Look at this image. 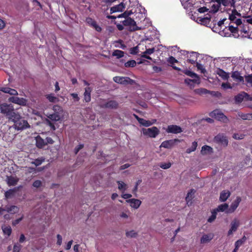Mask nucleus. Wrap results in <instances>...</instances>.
<instances>
[{"instance_id": "nucleus-30", "label": "nucleus", "mask_w": 252, "mask_h": 252, "mask_svg": "<svg viewBox=\"0 0 252 252\" xmlns=\"http://www.w3.org/2000/svg\"><path fill=\"white\" fill-rule=\"evenodd\" d=\"M246 237L244 236L242 238L236 241L235 243V248H236V249H239V247L246 242Z\"/></svg>"}, {"instance_id": "nucleus-64", "label": "nucleus", "mask_w": 252, "mask_h": 252, "mask_svg": "<svg viewBox=\"0 0 252 252\" xmlns=\"http://www.w3.org/2000/svg\"><path fill=\"white\" fill-rule=\"evenodd\" d=\"M223 88L225 89H231L232 87L229 83H223L221 85Z\"/></svg>"}, {"instance_id": "nucleus-26", "label": "nucleus", "mask_w": 252, "mask_h": 252, "mask_svg": "<svg viewBox=\"0 0 252 252\" xmlns=\"http://www.w3.org/2000/svg\"><path fill=\"white\" fill-rule=\"evenodd\" d=\"M46 145L45 141L39 136L36 138V145L38 148H42Z\"/></svg>"}, {"instance_id": "nucleus-3", "label": "nucleus", "mask_w": 252, "mask_h": 252, "mask_svg": "<svg viewBox=\"0 0 252 252\" xmlns=\"http://www.w3.org/2000/svg\"><path fill=\"white\" fill-rule=\"evenodd\" d=\"M143 134L151 138H155L159 133V130L156 126L142 129Z\"/></svg>"}, {"instance_id": "nucleus-8", "label": "nucleus", "mask_w": 252, "mask_h": 252, "mask_svg": "<svg viewBox=\"0 0 252 252\" xmlns=\"http://www.w3.org/2000/svg\"><path fill=\"white\" fill-rule=\"evenodd\" d=\"M211 116L215 117V118L218 121L226 123L228 122V119L221 112H219L218 110H215L212 111L210 114Z\"/></svg>"}, {"instance_id": "nucleus-21", "label": "nucleus", "mask_w": 252, "mask_h": 252, "mask_svg": "<svg viewBox=\"0 0 252 252\" xmlns=\"http://www.w3.org/2000/svg\"><path fill=\"white\" fill-rule=\"evenodd\" d=\"M127 202L130 204V206L134 209H137L139 207L141 204V201L137 199H129L126 200Z\"/></svg>"}, {"instance_id": "nucleus-2", "label": "nucleus", "mask_w": 252, "mask_h": 252, "mask_svg": "<svg viewBox=\"0 0 252 252\" xmlns=\"http://www.w3.org/2000/svg\"><path fill=\"white\" fill-rule=\"evenodd\" d=\"M125 26L129 27L128 31L130 32H134L141 29L136 25L135 21L131 18L125 19L121 22Z\"/></svg>"}, {"instance_id": "nucleus-28", "label": "nucleus", "mask_w": 252, "mask_h": 252, "mask_svg": "<svg viewBox=\"0 0 252 252\" xmlns=\"http://www.w3.org/2000/svg\"><path fill=\"white\" fill-rule=\"evenodd\" d=\"M212 152L213 148L209 146L204 145L201 148V153L202 155H205Z\"/></svg>"}, {"instance_id": "nucleus-11", "label": "nucleus", "mask_w": 252, "mask_h": 252, "mask_svg": "<svg viewBox=\"0 0 252 252\" xmlns=\"http://www.w3.org/2000/svg\"><path fill=\"white\" fill-rule=\"evenodd\" d=\"M113 80L116 83L123 85L131 84L133 82V80L127 77L116 76L113 78Z\"/></svg>"}, {"instance_id": "nucleus-13", "label": "nucleus", "mask_w": 252, "mask_h": 252, "mask_svg": "<svg viewBox=\"0 0 252 252\" xmlns=\"http://www.w3.org/2000/svg\"><path fill=\"white\" fill-rule=\"evenodd\" d=\"M166 131L168 133L174 134L180 133L183 131L182 128L180 126L174 125L168 126Z\"/></svg>"}, {"instance_id": "nucleus-58", "label": "nucleus", "mask_w": 252, "mask_h": 252, "mask_svg": "<svg viewBox=\"0 0 252 252\" xmlns=\"http://www.w3.org/2000/svg\"><path fill=\"white\" fill-rule=\"evenodd\" d=\"M71 96L74 99V101H79L80 97L78 96V94L76 93H72L70 94Z\"/></svg>"}, {"instance_id": "nucleus-57", "label": "nucleus", "mask_w": 252, "mask_h": 252, "mask_svg": "<svg viewBox=\"0 0 252 252\" xmlns=\"http://www.w3.org/2000/svg\"><path fill=\"white\" fill-rule=\"evenodd\" d=\"M185 83L190 86L191 87H194V85L193 84H192V80L191 79L189 78H186L185 79Z\"/></svg>"}, {"instance_id": "nucleus-19", "label": "nucleus", "mask_w": 252, "mask_h": 252, "mask_svg": "<svg viewBox=\"0 0 252 252\" xmlns=\"http://www.w3.org/2000/svg\"><path fill=\"white\" fill-rule=\"evenodd\" d=\"M125 8V4L123 2L114 6L110 8V14L117 12H122Z\"/></svg>"}, {"instance_id": "nucleus-23", "label": "nucleus", "mask_w": 252, "mask_h": 252, "mask_svg": "<svg viewBox=\"0 0 252 252\" xmlns=\"http://www.w3.org/2000/svg\"><path fill=\"white\" fill-rule=\"evenodd\" d=\"M0 91L12 95H17L18 94L16 90L8 87H1L0 88Z\"/></svg>"}, {"instance_id": "nucleus-47", "label": "nucleus", "mask_w": 252, "mask_h": 252, "mask_svg": "<svg viewBox=\"0 0 252 252\" xmlns=\"http://www.w3.org/2000/svg\"><path fill=\"white\" fill-rule=\"evenodd\" d=\"M159 167L162 169H166L169 168L171 166V163L169 162L167 163L162 162L159 165Z\"/></svg>"}, {"instance_id": "nucleus-5", "label": "nucleus", "mask_w": 252, "mask_h": 252, "mask_svg": "<svg viewBox=\"0 0 252 252\" xmlns=\"http://www.w3.org/2000/svg\"><path fill=\"white\" fill-rule=\"evenodd\" d=\"M14 110L13 106L11 104H7L6 103L0 104V112L5 114L6 116L11 114V112Z\"/></svg>"}, {"instance_id": "nucleus-15", "label": "nucleus", "mask_w": 252, "mask_h": 252, "mask_svg": "<svg viewBox=\"0 0 252 252\" xmlns=\"http://www.w3.org/2000/svg\"><path fill=\"white\" fill-rule=\"evenodd\" d=\"M178 141L179 140L177 139L164 141L161 144L160 147L170 149L175 145V143Z\"/></svg>"}, {"instance_id": "nucleus-9", "label": "nucleus", "mask_w": 252, "mask_h": 252, "mask_svg": "<svg viewBox=\"0 0 252 252\" xmlns=\"http://www.w3.org/2000/svg\"><path fill=\"white\" fill-rule=\"evenodd\" d=\"M240 225V222L238 219L235 218L233 219L230 223V228L227 232V236H230L232 235L234 232H236L239 228Z\"/></svg>"}, {"instance_id": "nucleus-62", "label": "nucleus", "mask_w": 252, "mask_h": 252, "mask_svg": "<svg viewBox=\"0 0 252 252\" xmlns=\"http://www.w3.org/2000/svg\"><path fill=\"white\" fill-rule=\"evenodd\" d=\"M246 81L247 83H250L252 85V75H249L245 77Z\"/></svg>"}, {"instance_id": "nucleus-32", "label": "nucleus", "mask_w": 252, "mask_h": 252, "mask_svg": "<svg viewBox=\"0 0 252 252\" xmlns=\"http://www.w3.org/2000/svg\"><path fill=\"white\" fill-rule=\"evenodd\" d=\"M228 205L226 203H224L219 205V206L214 210L218 213V212H223L224 211H226V210L228 209Z\"/></svg>"}, {"instance_id": "nucleus-17", "label": "nucleus", "mask_w": 252, "mask_h": 252, "mask_svg": "<svg viewBox=\"0 0 252 252\" xmlns=\"http://www.w3.org/2000/svg\"><path fill=\"white\" fill-rule=\"evenodd\" d=\"M21 188H22V186H19L12 189H9L5 192V197L6 198H11V197L15 195V193L19 191Z\"/></svg>"}, {"instance_id": "nucleus-35", "label": "nucleus", "mask_w": 252, "mask_h": 252, "mask_svg": "<svg viewBox=\"0 0 252 252\" xmlns=\"http://www.w3.org/2000/svg\"><path fill=\"white\" fill-rule=\"evenodd\" d=\"M239 117L244 120H250L252 118V114H244L242 113H238Z\"/></svg>"}, {"instance_id": "nucleus-49", "label": "nucleus", "mask_w": 252, "mask_h": 252, "mask_svg": "<svg viewBox=\"0 0 252 252\" xmlns=\"http://www.w3.org/2000/svg\"><path fill=\"white\" fill-rule=\"evenodd\" d=\"M139 51L138 46L131 48L129 50V53L132 55H136Z\"/></svg>"}, {"instance_id": "nucleus-61", "label": "nucleus", "mask_w": 252, "mask_h": 252, "mask_svg": "<svg viewBox=\"0 0 252 252\" xmlns=\"http://www.w3.org/2000/svg\"><path fill=\"white\" fill-rule=\"evenodd\" d=\"M57 244L59 246L61 245L62 243V237L60 234H58L57 236Z\"/></svg>"}, {"instance_id": "nucleus-22", "label": "nucleus", "mask_w": 252, "mask_h": 252, "mask_svg": "<svg viewBox=\"0 0 252 252\" xmlns=\"http://www.w3.org/2000/svg\"><path fill=\"white\" fill-rule=\"evenodd\" d=\"M195 190L194 189H191L188 193L186 197V201L188 206L191 205L192 204V199L194 197V194Z\"/></svg>"}, {"instance_id": "nucleus-50", "label": "nucleus", "mask_w": 252, "mask_h": 252, "mask_svg": "<svg viewBox=\"0 0 252 252\" xmlns=\"http://www.w3.org/2000/svg\"><path fill=\"white\" fill-rule=\"evenodd\" d=\"M48 117L52 121H58L60 119L59 115L55 113L49 115Z\"/></svg>"}, {"instance_id": "nucleus-27", "label": "nucleus", "mask_w": 252, "mask_h": 252, "mask_svg": "<svg viewBox=\"0 0 252 252\" xmlns=\"http://www.w3.org/2000/svg\"><path fill=\"white\" fill-rule=\"evenodd\" d=\"M232 78L238 82H244V78L240 75V73L238 71H234L232 73L231 75Z\"/></svg>"}, {"instance_id": "nucleus-6", "label": "nucleus", "mask_w": 252, "mask_h": 252, "mask_svg": "<svg viewBox=\"0 0 252 252\" xmlns=\"http://www.w3.org/2000/svg\"><path fill=\"white\" fill-rule=\"evenodd\" d=\"M14 126L15 129L17 130H23L30 127L27 121L21 118L15 122Z\"/></svg>"}, {"instance_id": "nucleus-36", "label": "nucleus", "mask_w": 252, "mask_h": 252, "mask_svg": "<svg viewBox=\"0 0 252 252\" xmlns=\"http://www.w3.org/2000/svg\"><path fill=\"white\" fill-rule=\"evenodd\" d=\"M197 145L198 144L197 142H193L192 143L191 146L190 148H189L187 149L186 153L188 154H190V153L195 151L197 147Z\"/></svg>"}, {"instance_id": "nucleus-48", "label": "nucleus", "mask_w": 252, "mask_h": 252, "mask_svg": "<svg viewBox=\"0 0 252 252\" xmlns=\"http://www.w3.org/2000/svg\"><path fill=\"white\" fill-rule=\"evenodd\" d=\"M44 161V159L43 158H37L35 159L34 161L32 162V164H34L36 166H38L41 164V163Z\"/></svg>"}, {"instance_id": "nucleus-37", "label": "nucleus", "mask_w": 252, "mask_h": 252, "mask_svg": "<svg viewBox=\"0 0 252 252\" xmlns=\"http://www.w3.org/2000/svg\"><path fill=\"white\" fill-rule=\"evenodd\" d=\"M133 13L131 10H126L125 11L124 13L120 14L117 16V18H125V19H126L127 18H129V16L131 15Z\"/></svg>"}, {"instance_id": "nucleus-54", "label": "nucleus", "mask_w": 252, "mask_h": 252, "mask_svg": "<svg viewBox=\"0 0 252 252\" xmlns=\"http://www.w3.org/2000/svg\"><path fill=\"white\" fill-rule=\"evenodd\" d=\"M41 181L38 180L35 181L32 184V186L36 188H39L41 186Z\"/></svg>"}, {"instance_id": "nucleus-42", "label": "nucleus", "mask_w": 252, "mask_h": 252, "mask_svg": "<svg viewBox=\"0 0 252 252\" xmlns=\"http://www.w3.org/2000/svg\"><path fill=\"white\" fill-rule=\"evenodd\" d=\"M212 2H217L219 5L222 4L224 6H227L229 4L228 0H212Z\"/></svg>"}, {"instance_id": "nucleus-52", "label": "nucleus", "mask_w": 252, "mask_h": 252, "mask_svg": "<svg viewBox=\"0 0 252 252\" xmlns=\"http://www.w3.org/2000/svg\"><path fill=\"white\" fill-rule=\"evenodd\" d=\"M195 64H196V66L198 70H201V72L202 73H204L206 71L205 69L204 68H203V65L201 63H199L198 62H196V63H195Z\"/></svg>"}, {"instance_id": "nucleus-29", "label": "nucleus", "mask_w": 252, "mask_h": 252, "mask_svg": "<svg viewBox=\"0 0 252 252\" xmlns=\"http://www.w3.org/2000/svg\"><path fill=\"white\" fill-rule=\"evenodd\" d=\"M7 117L9 120L12 121L14 123L15 121L20 118V115L15 112L14 110L11 112V114L8 115Z\"/></svg>"}, {"instance_id": "nucleus-18", "label": "nucleus", "mask_w": 252, "mask_h": 252, "mask_svg": "<svg viewBox=\"0 0 252 252\" xmlns=\"http://www.w3.org/2000/svg\"><path fill=\"white\" fill-rule=\"evenodd\" d=\"M19 179L17 177L13 176H6V182L8 186H14L17 185Z\"/></svg>"}, {"instance_id": "nucleus-60", "label": "nucleus", "mask_w": 252, "mask_h": 252, "mask_svg": "<svg viewBox=\"0 0 252 252\" xmlns=\"http://www.w3.org/2000/svg\"><path fill=\"white\" fill-rule=\"evenodd\" d=\"M23 219V216H22L21 218L17 219L12 222V225L14 226L18 224Z\"/></svg>"}, {"instance_id": "nucleus-1", "label": "nucleus", "mask_w": 252, "mask_h": 252, "mask_svg": "<svg viewBox=\"0 0 252 252\" xmlns=\"http://www.w3.org/2000/svg\"><path fill=\"white\" fill-rule=\"evenodd\" d=\"M181 53L182 55L185 56V59L186 58H188L187 62L191 64H194L195 63L197 62V60L198 59V56L199 54L195 52H190L186 50H181Z\"/></svg>"}, {"instance_id": "nucleus-55", "label": "nucleus", "mask_w": 252, "mask_h": 252, "mask_svg": "<svg viewBox=\"0 0 252 252\" xmlns=\"http://www.w3.org/2000/svg\"><path fill=\"white\" fill-rule=\"evenodd\" d=\"M155 51V48L147 49L146 51L143 53L145 54L151 55L153 54Z\"/></svg>"}, {"instance_id": "nucleus-7", "label": "nucleus", "mask_w": 252, "mask_h": 252, "mask_svg": "<svg viewBox=\"0 0 252 252\" xmlns=\"http://www.w3.org/2000/svg\"><path fill=\"white\" fill-rule=\"evenodd\" d=\"M182 71L183 73H184L187 76H189L193 78V79H191L192 84H193L194 85V84H199L200 83V77L196 73L189 70H188L187 69L182 70Z\"/></svg>"}, {"instance_id": "nucleus-59", "label": "nucleus", "mask_w": 252, "mask_h": 252, "mask_svg": "<svg viewBox=\"0 0 252 252\" xmlns=\"http://www.w3.org/2000/svg\"><path fill=\"white\" fill-rule=\"evenodd\" d=\"M168 62L171 64H174L177 63L178 61L174 57L171 56L169 58Z\"/></svg>"}, {"instance_id": "nucleus-56", "label": "nucleus", "mask_w": 252, "mask_h": 252, "mask_svg": "<svg viewBox=\"0 0 252 252\" xmlns=\"http://www.w3.org/2000/svg\"><path fill=\"white\" fill-rule=\"evenodd\" d=\"M84 147L83 144H79L76 146L74 149V153L77 154L79 151Z\"/></svg>"}, {"instance_id": "nucleus-46", "label": "nucleus", "mask_w": 252, "mask_h": 252, "mask_svg": "<svg viewBox=\"0 0 252 252\" xmlns=\"http://www.w3.org/2000/svg\"><path fill=\"white\" fill-rule=\"evenodd\" d=\"M46 98L50 102H55L58 100V98L54 96L53 94H49L46 95Z\"/></svg>"}, {"instance_id": "nucleus-25", "label": "nucleus", "mask_w": 252, "mask_h": 252, "mask_svg": "<svg viewBox=\"0 0 252 252\" xmlns=\"http://www.w3.org/2000/svg\"><path fill=\"white\" fill-rule=\"evenodd\" d=\"M230 192H229V191L223 190L222 192H220V200L222 202L225 201L227 199V198L230 196Z\"/></svg>"}, {"instance_id": "nucleus-40", "label": "nucleus", "mask_w": 252, "mask_h": 252, "mask_svg": "<svg viewBox=\"0 0 252 252\" xmlns=\"http://www.w3.org/2000/svg\"><path fill=\"white\" fill-rule=\"evenodd\" d=\"M136 65V62L135 60H131L125 63V66L126 67H133Z\"/></svg>"}, {"instance_id": "nucleus-45", "label": "nucleus", "mask_w": 252, "mask_h": 252, "mask_svg": "<svg viewBox=\"0 0 252 252\" xmlns=\"http://www.w3.org/2000/svg\"><path fill=\"white\" fill-rule=\"evenodd\" d=\"M126 236L127 237L130 238H135L137 236V233L135 232L134 230H130L129 231L126 232Z\"/></svg>"}, {"instance_id": "nucleus-16", "label": "nucleus", "mask_w": 252, "mask_h": 252, "mask_svg": "<svg viewBox=\"0 0 252 252\" xmlns=\"http://www.w3.org/2000/svg\"><path fill=\"white\" fill-rule=\"evenodd\" d=\"M92 88L90 87H87L85 88V92L83 94L84 100L85 102H89L91 100V93Z\"/></svg>"}, {"instance_id": "nucleus-38", "label": "nucleus", "mask_w": 252, "mask_h": 252, "mask_svg": "<svg viewBox=\"0 0 252 252\" xmlns=\"http://www.w3.org/2000/svg\"><path fill=\"white\" fill-rule=\"evenodd\" d=\"M3 232L4 234L9 236L12 232V229L10 226H5L2 227Z\"/></svg>"}, {"instance_id": "nucleus-39", "label": "nucleus", "mask_w": 252, "mask_h": 252, "mask_svg": "<svg viewBox=\"0 0 252 252\" xmlns=\"http://www.w3.org/2000/svg\"><path fill=\"white\" fill-rule=\"evenodd\" d=\"M18 210L19 209L17 206L12 205L9 207H7L6 211L7 212L14 214L17 213L18 211Z\"/></svg>"}, {"instance_id": "nucleus-10", "label": "nucleus", "mask_w": 252, "mask_h": 252, "mask_svg": "<svg viewBox=\"0 0 252 252\" xmlns=\"http://www.w3.org/2000/svg\"><path fill=\"white\" fill-rule=\"evenodd\" d=\"M214 141L218 144L226 147L228 143L227 137L222 134H218L214 138Z\"/></svg>"}, {"instance_id": "nucleus-41", "label": "nucleus", "mask_w": 252, "mask_h": 252, "mask_svg": "<svg viewBox=\"0 0 252 252\" xmlns=\"http://www.w3.org/2000/svg\"><path fill=\"white\" fill-rule=\"evenodd\" d=\"M217 215V211H216L214 209L213 210L211 216L208 218L207 220L208 222L210 223L213 222L216 219Z\"/></svg>"}, {"instance_id": "nucleus-20", "label": "nucleus", "mask_w": 252, "mask_h": 252, "mask_svg": "<svg viewBox=\"0 0 252 252\" xmlns=\"http://www.w3.org/2000/svg\"><path fill=\"white\" fill-rule=\"evenodd\" d=\"M118 107V103L115 100H111L105 104H104L102 106V107L105 108H110V109H117Z\"/></svg>"}, {"instance_id": "nucleus-53", "label": "nucleus", "mask_w": 252, "mask_h": 252, "mask_svg": "<svg viewBox=\"0 0 252 252\" xmlns=\"http://www.w3.org/2000/svg\"><path fill=\"white\" fill-rule=\"evenodd\" d=\"M86 22L88 24L93 27V25H94L96 22L95 20L93 19L92 18H87L86 19Z\"/></svg>"}, {"instance_id": "nucleus-63", "label": "nucleus", "mask_w": 252, "mask_h": 252, "mask_svg": "<svg viewBox=\"0 0 252 252\" xmlns=\"http://www.w3.org/2000/svg\"><path fill=\"white\" fill-rule=\"evenodd\" d=\"M21 246L20 245H14L13 249V252H20Z\"/></svg>"}, {"instance_id": "nucleus-44", "label": "nucleus", "mask_w": 252, "mask_h": 252, "mask_svg": "<svg viewBox=\"0 0 252 252\" xmlns=\"http://www.w3.org/2000/svg\"><path fill=\"white\" fill-rule=\"evenodd\" d=\"M220 7V5H219L218 3L217 4H213L212 6L211 9L210 11V12H211L212 13H217L219 11Z\"/></svg>"}, {"instance_id": "nucleus-14", "label": "nucleus", "mask_w": 252, "mask_h": 252, "mask_svg": "<svg viewBox=\"0 0 252 252\" xmlns=\"http://www.w3.org/2000/svg\"><path fill=\"white\" fill-rule=\"evenodd\" d=\"M241 201L240 197H237L235 200L232 203L230 207L226 210V213L227 214L232 213L235 211V210L238 207L239 203Z\"/></svg>"}, {"instance_id": "nucleus-43", "label": "nucleus", "mask_w": 252, "mask_h": 252, "mask_svg": "<svg viewBox=\"0 0 252 252\" xmlns=\"http://www.w3.org/2000/svg\"><path fill=\"white\" fill-rule=\"evenodd\" d=\"M117 183L118 184V189L121 190L125 191L126 190V185L122 181H117Z\"/></svg>"}, {"instance_id": "nucleus-24", "label": "nucleus", "mask_w": 252, "mask_h": 252, "mask_svg": "<svg viewBox=\"0 0 252 252\" xmlns=\"http://www.w3.org/2000/svg\"><path fill=\"white\" fill-rule=\"evenodd\" d=\"M213 238V235L212 234H204L200 239V242L202 244H205L209 242Z\"/></svg>"}, {"instance_id": "nucleus-33", "label": "nucleus", "mask_w": 252, "mask_h": 252, "mask_svg": "<svg viewBox=\"0 0 252 252\" xmlns=\"http://www.w3.org/2000/svg\"><path fill=\"white\" fill-rule=\"evenodd\" d=\"M218 74L223 80H227L229 78V74L221 69H219Z\"/></svg>"}, {"instance_id": "nucleus-31", "label": "nucleus", "mask_w": 252, "mask_h": 252, "mask_svg": "<svg viewBox=\"0 0 252 252\" xmlns=\"http://www.w3.org/2000/svg\"><path fill=\"white\" fill-rule=\"evenodd\" d=\"M156 121V120H154L153 122H151L150 121L146 120L142 118L141 120L139 122V123L144 126L148 127L154 124Z\"/></svg>"}, {"instance_id": "nucleus-34", "label": "nucleus", "mask_w": 252, "mask_h": 252, "mask_svg": "<svg viewBox=\"0 0 252 252\" xmlns=\"http://www.w3.org/2000/svg\"><path fill=\"white\" fill-rule=\"evenodd\" d=\"M124 54V52L120 50H115L112 53V56L116 57L118 59L123 57Z\"/></svg>"}, {"instance_id": "nucleus-12", "label": "nucleus", "mask_w": 252, "mask_h": 252, "mask_svg": "<svg viewBox=\"0 0 252 252\" xmlns=\"http://www.w3.org/2000/svg\"><path fill=\"white\" fill-rule=\"evenodd\" d=\"M8 100L9 102L22 106H25L27 103V100L23 97L20 98L13 96L9 97Z\"/></svg>"}, {"instance_id": "nucleus-51", "label": "nucleus", "mask_w": 252, "mask_h": 252, "mask_svg": "<svg viewBox=\"0 0 252 252\" xmlns=\"http://www.w3.org/2000/svg\"><path fill=\"white\" fill-rule=\"evenodd\" d=\"M229 30L233 33H237L238 32V28L237 27H235L233 26H229Z\"/></svg>"}, {"instance_id": "nucleus-4", "label": "nucleus", "mask_w": 252, "mask_h": 252, "mask_svg": "<svg viewBox=\"0 0 252 252\" xmlns=\"http://www.w3.org/2000/svg\"><path fill=\"white\" fill-rule=\"evenodd\" d=\"M235 103L239 104L241 103L243 100L252 101V97H251L247 93L243 92L236 95L234 97Z\"/></svg>"}]
</instances>
